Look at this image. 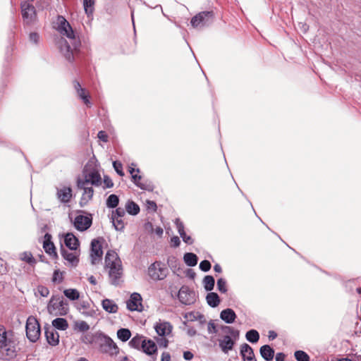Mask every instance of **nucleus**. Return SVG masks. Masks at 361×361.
<instances>
[{
  "label": "nucleus",
  "instance_id": "1",
  "mask_svg": "<svg viewBox=\"0 0 361 361\" xmlns=\"http://www.w3.org/2000/svg\"><path fill=\"white\" fill-rule=\"evenodd\" d=\"M58 31L61 35L66 36L70 40L68 42L66 39H61L59 42L60 51L63 54L66 59L69 62H73L75 56L79 51L81 46L80 40L76 37L70 23L62 16H58Z\"/></svg>",
  "mask_w": 361,
  "mask_h": 361
},
{
  "label": "nucleus",
  "instance_id": "2",
  "mask_svg": "<svg viewBox=\"0 0 361 361\" xmlns=\"http://www.w3.org/2000/svg\"><path fill=\"white\" fill-rule=\"evenodd\" d=\"M105 268L108 269L109 283L118 286L122 282L123 267L118 254L114 250H109L105 256Z\"/></svg>",
  "mask_w": 361,
  "mask_h": 361
},
{
  "label": "nucleus",
  "instance_id": "3",
  "mask_svg": "<svg viewBox=\"0 0 361 361\" xmlns=\"http://www.w3.org/2000/svg\"><path fill=\"white\" fill-rule=\"evenodd\" d=\"M18 341L13 331H7L0 326V353L5 359L9 360L16 356Z\"/></svg>",
  "mask_w": 361,
  "mask_h": 361
},
{
  "label": "nucleus",
  "instance_id": "4",
  "mask_svg": "<svg viewBox=\"0 0 361 361\" xmlns=\"http://www.w3.org/2000/svg\"><path fill=\"white\" fill-rule=\"evenodd\" d=\"M68 303L63 297L59 295H52L51 298L47 308L51 314L56 315L65 316L68 314L69 307Z\"/></svg>",
  "mask_w": 361,
  "mask_h": 361
},
{
  "label": "nucleus",
  "instance_id": "5",
  "mask_svg": "<svg viewBox=\"0 0 361 361\" xmlns=\"http://www.w3.org/2000/svg\"><path fill=\"white\" fill-rule=\"evenodd\" d=\"M214 20L213 11H202L191 18L190 24L195 29L202 30L211 25Z\"/></svg>",
  "mask_w": 361,
  "mask_h": 361
},
{
  "label": "nucleus",
  "instance_id": "6",
  "mask_svg": "<svg viewBox=\"0 0 361 361\" xmlns=\"http://www.w3.org/2000/svg\"><path fill=\"white\" fill-rule=\"evenodd\" d=\"M147 274L154 281H162L169 274V269L164 262L155 261L148 267Z\"/></svg>",
  "mask_w": 361,
  "mask_h": 361
},
{
  "label": "nucleus",
  "instance_id": "7",
  "mask_svg": "<svg viewBox=\"0 0 361 361\" xmlns=\"http://www.w3.org/2000/svg\"><path fill=\"white\" fill-rule=\"evenodd\" d=\"M97 345L100 352L108 354L110 356L116 355L119 353V348L114 341L102 332L98 340Z\"/></svg>",
  "mask_w": 361,
  "mask_h": 361
},
{
  "label": "nucleus",
  "instance_id": "8",
  "mask_svg": "<svg viewBox=\"0 0 361 361\" xmlns=\"http://www.w3.org/2000/svg\"><path fill=\"white\" fill-rule=\"evenodd\" d=\"M20 8L23 23L26 25L34 24L37 20V12L32 4L23 1L20 3Z\"/></svg>",
  "mask_w": 361,
  "mask_h": 361
},
{
  "label": "nucleus",
  "instance_id": "9",
  "mask_svg": "<svg viewBox=\"0 0 361 361\" xmlns=\"http://www.w3.org/2000/svg\"><path fill=\"white\" fill-rule=\"evenodd\" d=\"M26 336L30 341L35 343L40 336V326L37 319L32 316L27 318L26 322Z\"/></svg>",
  "mask_w": 361,
  "mask_h": 361
},
{
  "label": "nucleus",
  "instance_id": "10",
  "mask_svg": "<svg viewBox=\"0 0 361 361\" xmlns=\"http://www.w3.org/2000/svg\"><path fill=\"white\" fill-rule=\"evenodd\" d=\"M90 183L92 185L99 186L102 183V178L99 173L97 171H92L85 175V178L81 179L80 178L77 180V187L83 188L84 184Z\"/></svg>",
  "mask_w": 361,
  "mask_h": 361
},
{
  "label": "nucleus",
  "instance_id": "11",
  "mask_svg": "<svg viewBox=\"0 0 361 361\" xmlns=\"http://www.w3.org/2000/svg\"><path fill=\"white\" fill-rule=\"evenodd\" d=\"M178 298L179 301L185 305H189L194 303L195 299V293L192 290L189 288V287L186 286H183L178 294Z\"/></svg>",
  "mask_w": 361,
  "mask_h": 361
},
{
  "label": "nucleus",
  "instance_id": "12",
  "mask_svg": "<svg viewBox=\"0 0 361 361\" xmlns=\"http://www.w3.org/2000/svg\"><path fill=\"white\" fill-rule=\"evenodd\" d=\"M103 255L102 247L99 240L93 239L91 242V260L92 264H96L101 261Z\"/></svg>",
  "mask_w": 361,
  "mask_h": 361
},
{
  "label": "nucleus",
  "instance_id": "13",
  "mask_svg": "<svg viewBox=\"0 0 361 361\" xmlns=\"http://www.w3.org/2000/svg\"><path fill=\"white\" fill-rule=\"evenodd\" d=\"M143 353L150 356V361H156L157 359V344L150 339L144 340V343L141 348Z\"/></svg>",
  "mask_w": 361,
  "mask_h": 361
},
{
  "label": "nucleus",
  "instance_id": "14",
  "mask_svg": "<svg viewBox=\"0 0 361 361\" xmlns=\"http://www.w3.org/2000/svg\"><path fill=\"white\" fill-rule=\"evenodd\" d=\"M142 297L140 294L137 293H133L131 294L130 299L127 301V308L130 311H142Z\"/></svg>",
  "mask_w": 361,
  "mask_h": 361
},
{
  "label": "nucleus",
  "instance_id": "15",
  "mask_svg": "<svg viewBox=\"0 0 361 361\" xmlns=\"http://www.w3.org/2000/svg\"><path fill=\"white\" fill-rule=\"evenodd\" d=\"M92 224V220L91 217L83 216V215H78L75 216L74 220V226L77 230L80 231H84L88 229Z\"/></svg>",
  "mask_w": 361,
  "mask_h": 361
},
{
  "label": "nucleus",
  "instance_id": "16",
  "mask_svg": "<svg viewBox=\"0 0 361 361\" xmlns=\"http://www.w3.org/2000/svg\"><path fill=\"white\" fill-rule=\"evenodd\" d=\"M44 334L47 341L49 345L56 346L59 344V335L55 329L49 325H46L44 326Z\"/></svg>",
  "mask_w": 361,
  "mask_h": 361
},
{
  "label": "nucleus",
  "instance_id": "17",
  "mask_svg": "<svg viewBox=\"0 0 361 361\" xmlns=\"http://www.w3.org/2000/svg\"><path fill=\"white\" fill-rule=\"evenodd\" d=\"M73 87L75 90L78 97L82 100V102L87 106H91L92 103L90 100V96L85 88L82 87L79 81L75 80L73 81Z\"/></svg>",
  "mask_w": 361,
  "mask_h": 361
},
{
  "label": "nucleus",
  "instance_id": "18",
  "mask_svg": "<svg viewBox=\"0 0 361 361\" xmlns=\"http://www.w3.org/2000/svg\"><path fill=\"white\" fill-rule=\"evenodd\" d=\"M56 196L61 202L68 203L72 198V188L69 186L56 188Z\"/></svg>",
  "mask_w": 361,
  "mask_h": 361
},
{
  "label": "nucleus",
  "instance_id": "19",
  "mask_svg": "<svg viewBox=\"0 0 361 361\" xmlns=\"http://www.w3.org/2000/svg\"><path fill=\"white\" fill-rule=\"evenodd\" d=\"M240 353L243 361H257L253 349L247 343L241 345Z\"/></svg>",
  "mask_w": 361,
  "mask_h": 361
},
{
  "label": "nucleus",
  "instance_id": "20",
  "mask_svg": "<svg viewBox=\"0 0 361 361\" xmlns=\"http://www.w3.org/2000/svg\"><path fill=\"white\" fill-rule=\"evenodd\" d=\"M172 325L168 322H159L154 326L157 334L161 336L169 335L172 331Z\"/></svg>",
  "mask_w": 361,
  "mask_h": 361
},
{
  "label": "nucleus",
  "instance_id": "21",
  "mask_svg": "<svg viewBox=\"0 0 361 361\" xmlns=\"http://www.w3.org/2000/svg\"><path fill=\"white\" fill-rule=\"evenodd\" d=\"M235 345V341L231 338L230 336H224L221 340L219 341V347L221 350L227 354L228 351L233 350Z\"/></svg>",
  "mask_w": 361,
  "mask_h": 361
},
{
  "label": "nucleus",
  "instance_id": "22",
  "mask_svg": "<svg viewBox=\"0 0 361 361\" xmlns=\"http://www.w3.org/2000/svg\"><path fill=\"white\" fill-rule=\"evenodd\" d=\"M101 333V331H97L95 333L87 332L83 334L81 336V341L85 344L97 345Z\"/></svg>",
  "mask_w": 361,
  "mask_h": 361
},
{
  "label": "nucleus",
  "instance_id": "23",
  "mask_svg": "<svg viewBox=\"0 0 361 361\" xmlns=\"http://www.w3.org/2000/svg\"><path fill=\"white\" fill-rule=\"evenodd\" d=\"M78 188L83 190V193L80 201V206H83V204H86L90 200L92 199L94 190L92 187H88L87 184H84L83 188Z\"/></svg>",
  "mask_w": 361,
  "mask_h": 361
},
{
  "label": "nucleus",
  "instance_id": "24",
  "mask_svg": "<svg viewBox=\"0 0 361 361\" xmlns=\"http://www.w3.org/2000/svg\"><path fill=\"white\" fill-rule=\"evenodd\" d=\"M64 243L71 250H76L80 245L78 239L71 233L65 235Z\"/></svg>",
  "mask_w": 361,
  "mask_h": 361
},
{
  "label": "nucleus",
  "instance_id": "25",
  "mask_svg": "<svg viewBox=\"0 0 361 361\" xmlns=\"http://www.w3.org/2000/svg\"><path fill=\"white\" fill-rule=\"evenodd\" d=\"M43 247L45 252L51 255L56 256V248L54 243L51 242V235L49 233H46L44 237Z\"/></svg>",
  "mask_w": 361,
  "mask_h": 361
},
{
  "label": "nucleus",
  "instance_id": "26",
  "mask_svg": "<svg viewBox=\"0 0 361 361\" xmlns=\"http://www.w3.org/2000/svg\"><path fill=\"white\" fill-rule=\"evenodd\" d=\"M237 316L233 310L227 308L220 313V318L226 324H232L235 322Z\"/></svg>",
  "mask_w": 361,
  "mask_h": 361
},
{
  "label": "nucleus",
  "instance_id": "27",
  "mask_svg": "<svg viewBox=\"0 0 361 361\" xmlns=\"http://www.w3.org/2000/svg\"><path fill=\"white\" fill-rule=\"evenodd\" d=\"M61 253L64 259L68 261L72 266L75 267L79 262L78 255L64 248H61Z\"/></svg>",
  "mask_w": 361,
  "mask_h": 361
},
{
  "label": "nucleus",
  "instance_id": "28",
  "mask_svg": "<svg viewBox=\"0 0 361 361\" xmlns=\"http://www.w3.org/2000/svg\"><path fill=\"white\" fill-rule=\"evenodd\" d=\"M259 353L266 361H271L274 357V350L269 345H264L259 348Z\"/></svg>",
  "mask_w": 361,
  "mask_h": 361
},
{
  "label": "nucleus",
  "instance_id": "29",
  "mask_svg": "<svg viewBox=\"0 0 361 361\" xmlns=\"http://www.w3.org/2000/svg\"><path fill=\"white\" fill-rule=\"evenodd\" d=\"M102 305L103 309L109 313H116L118 310V305L110 299H104L102 301Z\"/></svg>",
  "mask_w": 361,
  "mask_h": 361
},
{
  "label": "nucleus",
  "instance_id": "30",
  "mask_svg": "<svg viewBox=\"0 0 361 361\" xmlns=\"http://www.w3.org/2000/svg\"><path fill=\"white\" fill-rule=\"evenodd\" d=\"M19 259L23 262H25L31 267H35L37 263V260L32 256V254L28 251H25L20 253Z\"/></svg>",
  "mask_w": 361,
  "mask_h": 361
},
{
  "label": "nucleus",
  "instance_id": "31",
  "mask_svg": "<svg viewBox=\"0 0 361 361\" xmlns=\"http://www.w3.org/2000/svg\"><path fill=\"white\" fill-rule=\"evenodd\" d=\"M55 329L65 331L68 327V322L64 318H56L52 321V326Z\"/></svg>",
  "mask_w": 361,
  "mask_h": 361
},
{
  "label": "nucleus",
  "instance_id": "32",
  "mask_svg": "<svg viewBox=\"0 0 361 361\" xmlns=\"http://www.w3.org/2000/svg\"><path fill=\"white\" fill-rule=\"evenodd\" d=\"M144 337L141 335L137 334L128 343L130 348L140 350L144 343Z\"/></svg>",
  "mask_w": 361,
  "mask_h": 361
},
{
  "label": "nucleus",
  "instance_id": "33",
  "mask_svg": "<svg viewBox=\"0 0 361 361\" xmlns=\"http://www.w3.org/2000/svg\"><path fill=\"white\" fill-rule=\"evenodd\" d=\"M207 302L212 307H217L220 303V298L217 293L214 292L209 293L206 297Z\"/></svg>",
  "mask_w": 361,
  "mask_h": 361
},
{
  "label": "nucleus",
  "instance_id": "34",
  "mask_svg": "<svg viewBox=\"0 0 361 361\" xmlns=\"http://www.w3.org/2000/svg\"><path fill=\"white\" fill-rule=\"evenodd\" d=\"M185 263L189 267H195L197 264V256L192 252H186L183 256Z\"/></svg>",
  "mask_w": 361,
  "mask_h": 361
},
{
  "label": "nucleus",
  "instance_id": "35",
  "mask_svg": "<svg viewBox=\"0 0 361 361\" xmlns=\"http://www.w3.org/2000/svg\"><path fill=\"white\" fill-rule=\"evenodd\" d=\"M127 212L130 215H137L140 212V207L133 201H128L126 205Z\"/></svg>",
  "mask_w": 361,
  "mask_h": 361
},
{
  "label": "nucleus",
  "instance_id": "36",
  "mask_svg": "<svg viewBox=\"0 0 361 361\" xmlns=\"http://www.w3.org/2000/svg\"><path fill=\"white\" fill-rule=\"evenodd\" d=\"M204 289L207 291H211L214 289L215 285V280L212 276H205L202 281Z\"/></svg>",
  "mask_w": 361,
  "mask_h": 361
},
{
  "label": "nucleus",
  "instance_id": "37",
  "mask_svg": "<svg viewBox=\"0 0 361 361\" xmlns=\"http://www.w3.org/2000/svg\"><path fill=\"white\" fill-rule=\"evenodd\" d=\"M94 4L95 0H83L85 12L87 15V17L92 16L94 10Z\"/></svg>",
  "mask_w": 361,
  "mask_h": 361
},
{
  "label": "nucleus",
  "instance_id": "38",
  "mask_svg": "<svg viewBox=\"0 0 361 361\" xmlns=\"http://www.w3.org/2000/svg\"><path fill=\"white\" fill-rule=\"evenodd\" d=\"M118 338L123 342L128 341L131 336V332L128 329L121 328L117 331Z\"/></svg>",
  "mask_w": 361,
  "mask_h": 361
},
{
  "label": "nucleus",
  "instance_id": "39",
  "mask_svg": "<svg viewBox=\"0 0 361 361\" xmlns=\"http://www.w3.org/2000/svg\"><path fill=\"white\" fill-rule=\"evenodd\" d=\"M64 295L71 300H78L80 297L79 291L75 288H68L63 290Z\"/></svg>",
  "mask_w": 361,
  "mask_h": 361
},
{
  "label": "nucleus",
  "instance_id": "40",
  "mask_svg": "<svg viewBox=\"0 0 361 361\" xmlns=\"http://www.w3.org/2000/svg\"><path fill=\"white\" fill-rule=\"evenodd\" d=\"M245 338L249 342L255 343L259 339V334L257 330L251 329L247 331Z\"/></svg>",
  "mask_w": 361,
  "mask_h": 361
},
{
  "label": "nucleus",
  "instance_id": "41",
  "mask_svg": "<svg viewBox=\"0 0 361 361\" xmlns=\"http://www.w3.org/2000/svg\"><path fill=\"white\" fill-rule=\"evenodd\" d=\"M119 203V198L116 195H110L106 200V207L109 208H116Z\"/></svg>",
  "mask_w": 361,
  "mask_h": 361
},
{
  "label": "nucleus",
  "instance_id": "42",
  "mask_svg": "<svg viewBox=\"0 0 361 361\" xmlns=\"http://www.w3.org/2000/svg\"><path fill=\"white\" fill-rule=\"evenodd\" d=\"M74 329L80 332H85L90 329V326L85 321H78L74 324Z\"/></svg>",
  "mask_w": 361,
  "mask_h": 361
},
{
  "label": "nucleus",
  "instance_id": "43",
  "mask_svg": "<svg viewBox=\"0 0 361 361\" xmlns=\"http://www.w3.org/2000/svg\"><path fill=\"white\" fill-rule=\"evenodd\" d=\"M294 356L297 361H310V356L303 350H296Z\"/></svg>",
  "mask_w": 361,
  "mask_h": 361
},
{
  "label": "nucleus",
  "instance_id": "44",
  "mask_svg": "<svg viewBox=\"0 0 361 361\" xmlns=\"http://www.w3.org/2000/svg\"><path fill=\"white\" fill-rule=\"evenodd\" d=\"M138 188L144 190H147L149 192H152L154 189L153 183L149 180H145L141 183H139Z\"/></svg>",
  "mask_w": 361,
  "mask_h": 361
},
{
  "label": "nucleus",
  "instance_id": "45",
  "mask_svg": "<svg viewBox=\"0 0 361 361\" xmlns=\"http://www.w3.org/2000/svg\"><path fill=\"white\" fill-rule=\"evenodd\" d=\"M217 289L221 293H226L227 292L226 281L223 278H219L217 280Z\"/></svg>",
  "mask_w": 361,
  "mask_h": 361
},
{
  "label": "nucleus",
  "instance_id": "46",
  "mask_svg": "<svg viewBox=\"0 0 361 361\" xmlns=\"http://www.w3.org/2000/svg\"><path fill=\"white\" fill-rule=\"evenodd\" d=\"M113 225L116 231H123L124 228V223L121 218H116L114 220H111Z\"/></svg>",
  "mask_w": 361,
  "mask_h": 361
},
{
  "label": "nucleus",
  "instance_id": "47",
  "mask_svg": "<svg viewBox=\"0 0 361 361\" xmlns=\"http://www.w3.org/2000/svg\"><path fill=\"white\" fill-rule=\"evenodd\" d=\"M126 214L124 209L121 207H118L115 211L112 212L111 219L114 220L116 218H121Z\"/></svg>",
  "mask_w": 361,
  "mask_h": 361
},
{
  "label": "nucleus",
  "instance_id": "48",
  "mask_svg": "<svg viewBox=\"0 0 361 361\" xmlns=\"http://www.w3.org/2000/svg\"><path fill=\"white\" fill-rule=\"evenodd\" d=\"M63 273L59 269L55 270L53 274L52 281L54 283H61L63 281Z\"/></svg>",
  "mask_w": 361,
  "mask_h": 361
},
{
  "label": "nucleus",
  "instance_id": "49",
  "mask_svg": "<svg viewBox=\"0 0 361 361\" xmlns=\"http://www.w3.org/2000/svg\"><path fill=\"white\" fill-rule=\"evenodd\" d=\"M113 166H114V170L116 171V173L120 176H124V172L123 171V165H122V164L120 161H114L113 162Z\"/></svg>",
  "mask_w": 361,
  "mask_h": 361
},
{
  "label": "nucleus",
  "instance_id": "50",
  "mask_svg": "<svg viewBox=\"0 0 361 361\" xmlns=\"http://www.w3.org/2000/svg\"><path fill=\"white\" fill-rule=\"evenodd\" d=\"M211 263L209 262V261L208 260H202L200 263V269L202 271H204V272H207L208 271L210 270L211 269Z\"/></svg>",
  "mask_w": 361,
  "mask_h": 361
},
{
  "label": "nucleus",
  "instance_id": "51",
  "mask_svg": "<svg viewBox=\"0 0 361 361\" xmlns=\"http://www.w3.org/2000/svg\"><path fill=\"white\" fill-rule=\"evenodd\" d=\"M37 293L42 296V297H47L49 294V290L47 287L44 286H38L37 288Z\"/></svg>",
  "mask_w": 361,
  "mask_h": 361
},
{
  "label": "nucleus",
  "instance_id": "52",
  "mask_svg": "<svg viewBox=\"0 0 361 361\" xmlns=\"http://www.w3.org/2000/svg\"><path fill=\"white\" fill-rule=\"evenodd\" d=\"M29 39L32 43L38 44L39 42V35L37 32H30L29 35Z\"/></svg>",
  "mask_w": 361,
  "mask_h": 361
},
{
  "label": "nucleus",
  "instance_id": "53",
  "mask_svg": "<svg viewBox=\"0 0 361 361\" xmlns=\"http://www.w3.org/2000/svg\"><path fill=\"white\" fill-rule=\"evenodd\" d=\"M179 235L183 239V242H185L186 244L192 245L194 243L193 239L190 235H187L185 231L180 233Z\"/></svg>",
  "mask_w": 361,
  "mask_h": 361
},
{
  "label": "nucleus",
  "instance_id": "54",
  "mask_svg": "<svg viewBox=\"0 0 361 361\" xmlns=\"http://www.w3.org/2000/svg\"><path fill=\"white\" fill-rule=\"evenodd\" d=\"M175 224L176 226L178 233L185 232V227L183 223L180 220V219H176L175 220Z\"/></svg>",
  "mask_w": 361,
  "mask_h": 361
},
{
  "label": "nucleus",
  "instance_id": "55",
  "mask_svg": "<svg viewBox=\"0 0 361 361\" xmlns=\"http://www.w3.org/2000/svg\"><path fill=\"white\" fill-rule=\"evenodd\" d=\"M147 209L148 210H152V212H156L157 209V206L155 202L152 200H147Z\"/></svg>",
  "mask_w": 361,
  "mask_h": 361
},
{
  "label": "nucleus",
  "instance_id": "56",
  "mask_svg": "<svg viewBox=\"0 0 361 361\" xmlns=\"http://www.w3.org/2000/svg\"><path fill=\"white\" fill-rule=\"evenodd\" d=\"M104 183L105 185L104 188H111L114 186V183L110 177L108 176H104Z\"/></svg>",
  "mask_w": 361,
  "mask_h": 361
},
{
  "label": "nucleus",
  "instance_id": "57",
  "mask_svg": "<svg viewBox=\"0 0 361 361\" xmlns=\"http://www.w3.org/2000/svg\"><path fill=\"white\" fill-rule=\"evenodd\" d=\"M208 331L209 334H216L217 332L216 326L212 320L208 323Z\"/></svg>",
  "mask_w": 361,
  "mask_h": 361
},
{
  "label": "nucleus",
  "instance_id": "58",
  "mask_svg": "<svg viewBox=\"0 0 361 361\" xmlns=\"http://www.w3.org/2000/svg\"><path fill=\"white\" fill-rule=\"evenodd\" d=\"M97 137L99 140L104 142H106L108 141V135H106V132L103 130L99 131Z\"/></svg>",
  "mask_w": 361,
  "mask_h": 361
},
{
  "label": "nucleus",
  "instance_id": "59",
  "mask_svg": "<svg viewBox=\"0 0 361 361\" xmlns=\"http://www.w3.org/2000/svg\"><path fill=\"white\" fill-rule=\"evenodd\" d=\"M132 180L134 183V184L138 187L139 183H141L142 182V176L137 174L133 175Z\"/></svg>",
  "mask_w": 361,
  "mask_h": 361
},
{
  "label": "nucleus",
  "instance_id": "60",
  "mask_svg": "<svg viewBox=\"0 0 361 361\" xmlns=\"http://www.w3.org/2000/svg\"><path fill=\"white\" fill-rule=\"evenodd\" d=\"M157 343L160 347L166 348L168 346L169 341L165 338H160L157 339Z\"/></svg>",
  "mask_w": 361,
  "mask_h": 361
},
{
  "label": "nucleus",
  "instance_id": "61",
  "mask_svg": "<svg viewBox=\"0 0 361 361\" xmlns=\"http://www.w3.org/2000/svg\"><path fill=\"white\" fill-rule=\"evenodd\" d=\"M171 242L172 243V246L174 247H177L180 244V240L178 236H173L171 238Z\"/></svg>",
  "mask_w": 361,
  "mask_h": 361
},
{
  "label": "nucleus",
  "instance_id": "62",
  "mask_svg": "<svg viewBox=\"0 0 361 361\" xmlns=\"http://www.w3.org/2000/svg\"><path fill=\"white\" fill-rule=\"evenodd\" d=\"M183 357L186 360H190L193 357V354L190 351H185L183 353Z\"/></svg>",
  "mask_w": 361,
  "mask_h": 361
},
{
  "label": "nucleus",
  "instance_id": "63",
  "mask_svg": "<svg viewBox=\"0 0 361 361\" xmlns=\"http://www.w3.org/2000/svg\"><path fill=\"white\" fill-rule=\"evenodd\" d=\"M161 361H171V355L168 352H164L161 355Z\"/></svg>",
  "mask_w": 361,
  "mask_h": 361
},
{
  "label": "nucleus",
  "instance_id": "64",
  "mask_svg": "<svg viewBox=\"0 0 361 361\" xmlns=\"http://www.w3.org/2000/svg\"><path fill=\"white\" fill-rule=\"evenodd\" d=\"M285 354L283 353H278L276 355V361H284Z\"/></svg>",
  "mask_w": 361,
  "mask_h": 361
}]
</instances>
